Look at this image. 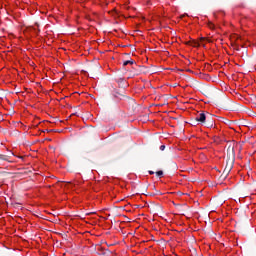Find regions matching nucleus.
<instances>
[{"label": "nucleus", "instance_id": "f257e3e1", "mask_svg": "<svg viewBox=\"0 0 256 256\" xmlns=\"http://www.w3.org/2000/svg\"><path fill=\"white\" fill-rule=\"evenodd\" d=\"M206 119L207 116L203 112L196 116V121H199V123H205Z\"/></svg>", "mask_w": 256, "mask_h": 256}, {"label": "nucleus", "instance_id": "f03ea898", "mask_svg": "<svg viewBox=\"0 0 256 256\" xmlns=\"http://www.w3.org/2000/svg\"><path fill=\"white\" fill-rule=\"evenodd\" d=\"M124 67H127V65H133V60H126L123 63Z\"/></svg>", "mask_w": 256, "mask_h": 256}, {"label": "nucleus", "instance_id": "7ed1b4c3", "mask_svg": "<svg viewBox=\"0 0 256 256\" xmlns=\"http://www.w3.org/2000/svg\"><path fill=\"white\" fill-rule=\"evenodd\" d=\"M156 175H157L158 177H161V176L163 175V171H158V172H156Z\"/></svg>", "mask_w": 256, "mask_h": 256}, {"label": "nucleus", "instance_id": "20e7f679", "mask_svg": "<svg viewBox=\"0 0 256 256\" xmlns=\"http://www.w3.org/2000/svg\"><path fill=\"white\" fill-rule=\"evenodd\" d=\"M160 151H165V145L160 146Z\"/></svg>", "mask_w": 256, "mask_h": 256}, {"label": "nucleus", "instance_id": "39448f33", "mask_svg": "<svg viewBox=\"0 0 256 256\" xmlns=\"http://www.w3.org/2000/svg\"><path fill=\"white\" fill-rule=\"evenodd\" d=\"M154 173H155L154 171H149L150 175H154Z\"/></svg>", "mask_w": 256, "mask_h": 256}, {"label": "nucleus", "instance_id": "423d86ee", "mask_svg": "<svg viewBox=\"0 0 256 256\" xmlns=\"http://www.w3.org/2000/svg\"><path fill=\"white\" fill-rule=\"evenodd\" d=\"M3 157H4V156H3L2 154H0V159H3Z\"/></svg>", "mask_w": 256, "mask_h": 256}]
</instances>
